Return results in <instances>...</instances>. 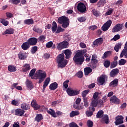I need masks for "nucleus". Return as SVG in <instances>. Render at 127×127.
Here are the masks:
<instances>
[{
	"label": "nucleus",
	"instance_id": "obj_1",
	"mask_svg": "<svg viewBox=\"0 0 127 127\" xmlns=\"http://www.w3.org/2000/svg\"><path fill=\"white\" fill-rule=\"evenodd\" d=\"M36 71V69H32L30 71L29 76L30 77H32V79H35V80H37V79H39V84H40V83H42V82L44 81L45 78H46V76H47V74L45 71L39 69ZM35 73V74H34Z\"/></svg>",
	"mask_w": 127,
	"mask_h": 127
},
{
	"label": "nucleus",
	"instance_id": "obj_2",
	"mask_svg": "<svg viewBox=\"0 0 127 127\" xmlns=\"http://www.w3.org/2000/svg\"><path fill=\"white\" fill-rule=\"evenodd\" d=\"M100 93L98 92H95L93 95V97L91 100V106L92 107H98V108H101V107L104 104V103L106 102L107 97V96H105L102 98V100H99L100 99Z\"/></svg>",
	"mask_w": 127,
	"mask_h": 127
},
{
	"label": "nucleus",
	"instance_id": "obj_3",
	"mask_svg": "<svg viewBox=\"0 0 127 127\" xmlns=\"http://www.w3.org/2000/svg\"><path fill=\"white\" fill-rule=\"evenodd\" d=\"M57 62L59 63V67L64 68L68 63V61L65 60V56L64 54H61L57 57Z\"/></svg>",
	"mask_w": 127,
	"mask_h": 127
},
{
	"label": "nucleus",
	"instance_id": "obj_4",
	"mask_svg": "<svg viewBox=\"0 0 127 127\" xmlns=\"http://www.w3.org/2000/svg\"><path fill=\"white\" fill-rule=\"evenodd\" d=\"M58 21L60 24H62L64 28H67L69 26L70 23V20L68 17L65 16H62V17L58 18Z\"/></svg>",
	"mask_w": 127,
	"mask_h": 127
},
{
	"label": "nucleus",
	"instance_id": "obj_5",
	"mask_svg": "<svg viewBox=\"0 0 127 127\" xmlns=\"http://www.w3.org/2000/svg\"><path fill=\"white\" fill-rule=\"evenodd\" d=\"M73 59L75 63L78 65H82V64H83V62L85 61L84 57L82 56L81 54L80 53H78V52L76 53Z\"/></svg>",
	"mask_w": 127,
	"mask_h": 127
},
{
	"label": "nucleus",
	"instance_id": "obj_6",
	"mask_svg": "<svg viewBox=\"0 0 127 127\" xmlns=\"http://www.w3.org/2000/svg\"><path fill=\"white\" fill-rule=\"evenodd\" d=\"M66 93L68 96L72 97L73 96H77V95H79V94H80V90L78 89H73V88L71 87H68L66 89Z\"/></svg>",
	"mask_w": 127,
	"mask_h": 127
},
{
	"label": "nucleus",
	"instance_id": "obj_7",
	"mask_svg": "<svg viewBox=\"0 0 127 127\" xmlns=\"http://www.w3.org/2000/svg\"><path fill=\"white\" fill-rule=\"evenodd\" d=\"M68 44L69 43L67 42L64 41L58 43L57 48L58 50H62V49H64V48H67Z\"/></svg>",
	"mask_w": 127,
	"mask_h": 127
},
{
	"label": "nucleus",
	"instance_id": "obj_8",
	"mask_svg": "<svg viewBox=\"0 0 127 127\" xmlns=\"http://www.w3.org/2000/svg\"><path fill=\"white\" fill-rule=\"evenodd\" d=\"M77 8L78 11L82 13L86 12V10L87 9L86 5L82 2H80L78 4Z\"/></svg>",
	"mask_w": 127,
	"mask_h": 127
},
{
	"label": "nucleus",
	"instance_id": "obj_9",
	"mask_svg": "<svg viewBox=\"0 0 127 127\" xmlns=\"http://www.w3.org/2000/svg\"><path fill=\"white\" fill-rule=\"evenodd\" d=\"M112 25V20H109L102 26L101 29L103 31H107Z\"/></svg>",
	"mask_w": 127,
	"mask_h": 127
},
{
	"label": "nucleus",
	"instance_id": "obj_10",
	"mask_svg": "<svg viewBox=\"0 0 127 127\" xmlns=\"http://www.w3.org/2000/svg\"><path fill=\"white\" fill-rule=\"evenodd\" d=\"M123 27H124V24H117L112 29V32H119V31H121L123 29Z\"/></svg>",
	"mask_w": 127,
	"mask_h": 127
},
{
	"label": "nucleus",
	"instance_id": "obj_11",
	"mask_svg": "<svg viewBox=\"0 0 127 127\" xmlns=\"http://www.w3.org/2000/svg\"><path fill=\"white\" fill-rule=\"evenodd\" d=\"M110 101L111 104H119L121 103V101L120 100V99L119 98H118V97H117V96H116L115 95L112 96L110 98Z\"/></svg>",
	"mask_w": 127,
	"mask_h": 127
},
{
	"label": "nucleus",
	"instance_id": "obj_12",
	"mask_svg": "<svg viewBox=\"0 0 127 127\" xmlns=\"http://www.w3.org/2000/svg\"><path fill=\"white\" fill-rule=\"evenodd\" d=\"M124 56H125V58H127V41L126 42L124 49L120 55V58H123Z\"/></svg>",
	"mask_w": 127,
	"mask_h": 127
},
{
	"label": "nucleus",
	"instance_id": "obj_13",
	"mask_svg": "<svg viewBox=\"0 0 127 127\" xmlns=\"http://www.w3.org/2000/svg\"><path fill=\"white\" fill-rule=\"evenodd\" d=\"M106 78H107V76L105 75H101L100 77L98 78L97 81L100 85H104L106 81Z\"/></svg>",
	"mask_w": 127,
	"mask_h": 127
},
{
	"label": "nucleus",
	"instance_id": "obj_14",
	"mask_svg": "<svg viewBox=\"0 0 127 127\" xmlns=\"http://www.w3.org/2000/svg\"><path fill=\"white\" fill-rule=\"evenodd\" d=\"M24 110L21 109H16L15 110V115L19 117H22L24 115Z\"/></svg>",
	"mask_w": 127,
	"mask_h": 127
},
{
	"label": "nucleus",
	"instance_id": "obj_15",
	"mask_svg": "<svg viewBox=\"0 0 127 127\" xmlns=\"http://www.w3.org/2000/svg\"><path fill=\"white\" fill-rule=\"evenodd\" d=\"M31 106V107H32V108H33L34 110H35L40 109V105L37 104V103L36 102V100H33V101H32Z\"/></svg>",
	"mask_w": 127,
	"mask_h": 127
},
{
	"label": "nucleus",
	"instance_id": "obj_16",
	"mask_svg": "<svg viewBox=\"0 0 127 127\" xmlns=\"http://www.w3.org/2000/svg\"><path fill=\"white\" fill-rule=\"evenodd\" d=\"M124 117L123 116H118L116 117V121L115 122V124L116 126L119 125H121V124H124Z\"/></svg>",
	"mask_w": 127,
	"mask_h": 127
},
{
	"label": "nucleus",
	"instance_id": "obj_17",
	"mask_svg": "<svg viewBox=\"0 0 127 127\" xmlns=\"http://www.w3.org/2000/svg\"><path fill=\"white\" fill-rule=\"evenodd\" d=\"M27 42L30 46L36 45L37 43V39L36 38H31L28 40Z\"/></svg>",
	"mask_w": 127,
	"mask_h": 127
},
{
	"label": "nucleus",
	"instance_id": "obj_18",
	"mask_svg": "<svg viewBox=\"0 0 127 127\" xmlns=\"http://www.w3.org/2000/svg\"><path fill=\"white\" fill-rule=\"evenodd\" d=\"M103 42H104V39L102 38H99L95 40L93 42V44L94 45H95V46H99V45H101Z\"/></svg>",
	"mask_w": 127,
	"mask_h": 127
},
{
	"label": "nucleus",
	"instance_id": "obj_19",
	"mask_svg": "<svg viewBox=\"0 0 127 127\" xmlns=\"http://www.w3.org/2000/svg\"><path fill=\"white\" fill-rule=\"evenodd\" d=\"M30 69V64H25L22 66V71L23 72H28Z\"/></svg>",
	"mask_w": 127,
	"mask_h": 127
},
{
	"label": "nucleus",
	"instance_id": "obj_20",
	"mask_svg": "<svg viewBox=\"0 0 127 127\" xmlns=\"http://www.w3.org/2000/svg\"><path fill=\"white\" fill-rule=\"evenodd\" d=\"M18 58L20 60H24L27 58V53H20L18 55Z\"/></svg>",
	"mask_w": 127,
	"mask_h": 127
},
{
	"label": "nucleus",
	"instance_id": "obj_21",
	"mask_svg": "<svg viewBox=\"0 0 127 127\" xmlns=\"http://www.w3.org/2000/svg\"><path fill=\"white\" fill-rule=\"evenodd\" d=\"M30 47V45L28 42H24L21 45V48L23 50H28L29 48Z\"/></svg>",
	"mask_w": 127,
	"mask_h": 127
},
{
	"label": "nucleus",
	"instance_id": "obj_22",
	"mask_svg": "<svg viewBox=\"0 0 127 127\" xmlns=\"http://www.w3.org/2000/svg\"><path fill=\"white\" fill-rule=\"evenodd\" d=\"M64 53L65 55L66 59H69V58L71 57V55H72V52L69 49L64 50Z\"/></svg>",
	"mask_w": 127,
	"mask_h": 127
},
{
	"label": "nucleus",
	"instance_id": "obj_23",
	"mask_svg": "<svg viewBox=\"0 0 127 127\" xmlns=\"http://www.w3.org/2000/svg\"><path fill=\"white\" fill-rule=\"evenodd\" d=\"M47 113L49 115H51L53 118H57V115H56V112L52 109H50L49 110H47Z\"/></svg>",
	"mask_w": 127,
	"mask_h": 127
},
{
	"label": "nucleus",
	"instance_id": "obj_24",
	"mask_svg": "<svg viewBox=\"0 0 127 127\" xmlns=\"http://www.w3.org/2000/svg\"><path fill=\"white\" fill-rule=\"evenodd\" d=\"M49 88L50 90H52V91H54L58 88V84L57 82H54L50 85Z\"/></svg>",
	"mask_w": 127,
	"mask_h": 127
},
{
	"label": "nucleus",
	"instance_id": "obj_25",
	"mask_svg": "<svg viewBox=\"0 0 127 127\" xmlns=\"http://www.w3.org/2000/svg\"><path fill=\"white\" fill-rule=\"evenodd\" d=\"M26 85V87L28 88V89H29V90H31L33 88V85L32 84V82L30 81L27 79L25 83Z\"/></svg>",
	"mask_w": 127,
	"mask_h": 127
},
{
	"label": "nucleus",
	"instance_id": "obj_26",
	"mask_svg": "<svg viewBox=\"0 0 127 127\" xmlns=\"http://www.w3.org/2000/svg\"><path fill=\"white\" fill-rule=\"evenodd\" d=\"M16 66L13 65H9L8 66V70L9 72H16Z\"/></svg>",
	"mask_w": 127,
	"mask_h": 127
},
{
	"label": "nucleus",
	"instance_id": "obj_27",
	"mask_svg": "<svg viewBox=\"0 0 127 127\" xmlns=\"http://www.w3.org/2000/svg\"><path fill=\"white\" fill-rule=\"evenodd\" d=\"M49 83H50V77H48L45 79L44 82V85L43 86V88L44 90H45V88L48 86Z\"/></svg>",
	"mask_w": 127,
	"mask_h": 127
},
{
	"label": "nucleus",
	"instance_id": "obj_28",
	"mask_svg": "<svg viewBox=\"0 0 127 127\" xmlns=\"http://www.w3.org/2000/svg\"><path fill=\"white\" fill-rule=\"evenodd\" d=\"M42 120H43V116L41 114H37L35 118V121L37 123L41 122Z\"/></svg>",
	"mask_w": 127,
	"mask_h": 127
},
{
	"label": "nucleus",
	"instance_id": "obj_29",
	"mask_svg": "<svg viewBox=\"0 0 127 127\" xmlns=\"http://www.w3.org/2000/svg\"><path fill=\"white\" fill-rule=\"evenodd\" d=\"M119 73V69L118 68H115L113 69L111 73H110V76L111 77H115L117 74H118Z\"/></svg>",
	"mask_w": 127,
	"mask_h": 127
},
{
	"label": "nucleus",
	"instance_id": "obj_30",
	"mask_svg": "<svg viewBox=\"0 0 127 127\" xmlns=\"http://www.w3.org/2000/svg\"><path fill=\"white\" fill-rule=\"evenodd\" d=\"M79 115H80V112L79 111H73L70 113L69 116L70 118H73L75 116H79Z\"/></svg>",
	"mask_w": 127,
	"mask_h": 127
},
{
	"label": "nucleus",
	"instance_id": "obj_31",
	"mask_svg": "<svg viewBox=\"0 0 127 127\" xmlns=\"http://www.w3.org/2000/svg\"><path fill=\"white\" fill-rule=\"evenodd\" d=\"M119 83V79H115L113 81H112L110 85L111 86V87H116V86H118V84Z\"/></svg>",
	"mask_w": 127,
	"mask_h": 127
},
{
	"label": "nucleus",
	"instance_id": "obj_32",
	"mask_svg": "<svg viewBox=\"0 0 127 127\" xmlns=\"http://www.w3.org/2000/svg\"><path fill=\"white\" fill-rule=\"evenodd\" d=\"M24 23L25 24H27L28 25H29L30 24H33L34 23V21H33V19H26L24 21Z\"/></svg>",
	"mask_w": 127,
	"mask_h": 127
},
{
	"label": "nucleus",
	"instance_id": "obj_33",
	"mask_svg": "<svg viewBox=\"0 0 127 127\" xmlns=\"http://www.w3.org/2000/svg\"><path fill=\"white\" fill-rule=\"evenodd\" d=\"M105 3H107V1L106 0H100L98 2V7H102V6H103Z\"/></svg>",
	"mask_w": 127,
	"mask_h": 127
},
{
	"label": "nucleus",
	"instance_id": "obj_34",
	"mask_svg": "<svg viewBox=\"0 0 127 127\" xmlns=\"http://www.w3.org/2000/svg\"><path fill=\"white\" fill-rule=\"evenodd\" d=\"M73 107L75 110H83L84 109V105H79V104H73Z\"/></svg>",
	"mask_w": 127,
	"mask_h": 127
},
{
	"label": "nucleus",
	"instance_id": "obj_35",
	"mask_svg": "<svg viewBox=\"0 0 127 127\" xmlns=\"http://www.w3.org/2000/svg\"><path fill=\"white\" fill-rule=\"evenodd\" d=\"M21 109H23V110H29L30 108V106L28 104H26V103H23L21 105Z\"/></svg>",
	"mask_w": 127,
	"mask_h": 127
},
{
	"label": "nucleus",
	"instance_id": "obj_36",
	"mask_svg": "<svg viewBox=\"0 0 127 127\" xmlns=\"http://www.w3.org/2000/svg\"><path fill=\"white\" fill-rule=\"evenodd\" d=\"M102 120V122H104L105 124H109V116L107 115H103Z\"/></svg>",
	"mask_w": 127,
	"mask_h": 127
},
{
	"label": "nucleus",
	"instance_id": "obj_37",
	"mask_svg": "<svg viewBox=\"0 0 127 127\" xmlns=\"http://www.w3.org/2000/svg\"><path fill=\"white\" fill-rule=\"evenodd\" d=\"M5 34H13V30L12 29L6 30L5 32L2 33L3 35H5Z\"/></svg>",
	"mask_w": 127,
	"mask_h": 127
},
{
	"label": "nucleus",
	"instance_id": "obj_38",
	"mask_svg": "<svg viewBox=\"0 0 127 127\" xmlns=\"http://www.w3.org/2000/svg\"><path fill=\"white\" fill-rule=\"evenodd\" d=\"M52 25V32H53V33H54V32H55L56 31V30L57 29V23H56V22L54 21L53 22Z\"/></svg>",
	"mask_w": 127,
	"mask_h": 127
},
{
	"label": "nucleus",
	"instance_id": "obj_39",
	"mask_svg": "<svg viewBox=\"0 0 127 127\" xmlns=\"http://www.w3.org/2000/svg\"><path fill=\"white\" fill-rule=\"evenodd\" d=\"M112 54L111 51H107L106 52L102 57L103 59H106V58L109 57V56H110Z\"/></svg>",
	"mask_w": 127,
	"mask_h": 127
},
{
	"label": "nucleus",
	"instance_id": "obj_40",
	"mask_svg": "<svg viewBox=\"0 0 127 127\" xmlns=\"http://www.w3.org/2000/svg\"><path fill=\"white\" fill-rule=\"evenodd\" d=\"M92 72V69L90 67H86L84 68V73L85 75H87L90 74V73H91Z\"/></svg>",
	"mask_w": 127,
	"mask_h": 127
},
{
	"label": "nucleus",
	"instance_id": "obj_41",
	"mask_svg": "<svg viewBox=\"0 0 127 127\" xmlns=\"http://www.w3.org/2000/svg\"><path fill=\"white\" fill-rule=\"evenodd\" d=\"M91 62L92 63H94V64L98 63V60H97V56H96L95 55H93L92 56Z\"/></svg>",
	"mask_w": 127,
	"mask_h": 127
},
{
	"label": "nucleus",
	"instance_id": "obj_42",
	"mask_svg": "<svg viewBox=\"0 0 127 127\" xmlns=\"http://www.w3.org/2000/svg\"><path fill=\"white\" fill-rule=\"evenodd\" d=\"M89 92H90V90L89 89L84 90L82 92V96L83 99H85V98H87L86 97V96H87L88 95V93H89Z\"/></svg>",
	"mask_w": 127,
	"mask_h": 127
},
{
	"label": "nucleus",
	"instance_id": "obj_43",
	"mask_svg": "<svg viewBox=\"0 0 127 127\" xmlns=\"http://www.w3.org/2000/svg\"><path fill=\"white\" fill-rule=\"evenodd\" d=\"M0 22L2 23L3 25H4V26H7V25L9 23L8 21L5 20L4 19H0Z\"/></svg>",
	"mask_w": 127,
	"mask_h": 127
},
{
	"label": "nucleus",
	"instance_id": "obj_44",
	"mask_svg": "<svg viewBox=\"0 0 127 127\" xmlns=\"http://www.w3.org/2000/svg\"><path fill=\"white\" fill-rule=\"evenodd\" d=\"M121 47H122V44L119 43L115 46L114 50L116 52H119V50H120V48H121Z\"/></svg>",
	"mask_w": 127,
	"mask_h": 127
},
{
	"label": "nucleus",
	"instance_id": "obj_45",
	"mask_svg": "<svg viewBox=\"0 0 127 127\" xmlns=\"http://www.w3.org/2000/svg\"><path fill=\"white\" fill-rule=\"evenodd\" d=\"M103 116H104V111L102 110L99 111L96 115L97 118H103Z\"/></svg>",
	"mask_w": 127,
	"mask_h": 127
},
{
	"label": "nucleus",
	"instance_id": "obj_46",
	"mask_svg": "<svg viewBox=\"0 0 127 127\" xmlns=\"http://www.w3.org/2000/svg\"><path fill=\"white\" fill-rule=\"evenodd\" d=\"M83 102L85 108H88L89 107V103L88 102V98H83Z\"/></svg>",
	"mask_w": 127,
	"mask_h": 127
},
{
	"label": "nucleus",
	"instance_id": "obj_47",
	"mask_svg": "<svg viewBox=\"0 0 127 127\" xmlns=\"http://www.w3.org/2000/svg\"><path fill=\"white\" fill-rule=\"evenodd\" d=\"M127 63V60L125 59H121V60L119 61V65H125Z\"/></svg>",
	"mask_w": 127,
	"mask_h": 127
},
{
	"label": "nucleus",
	"instance_id": "obj_48",
	"mask_svg": "<svg viewBox=\"0 0 127 127\" xmlns=\"http://www.w3.org/2000/svg\"><path fill=\"white\" fill-rule=\"evenodd\" d=\"M104 65L106 68H108L111 65V62L110 61H105L104 63Z\"/></svg>",
	"mask_w": 127,
	"mask_h": 127
},
{
	"label": "nucleus",
	"instance_id": "obj_49",
	"mask_svg": "<svg viewBox=\"0 0 127 127\" xmlns=\"http://www.w3.org/2000/svg\"><path fill=\"white\" fill-rule=\"evenodd\" d=\"M11 104V105H13V106H18V105H19L18 100H12Z\"/></svg>",
	"mask_w": 127,
	"mask_h": 127
},
{
	"label": "nucleus",
	"instance_id": "obj_50",
	"mask_svg": "<svg viewBox=\"0 0 127 127\" xmlns=\"http://www.w3.org/2000/svg\"><path fill=\"white\" fill-rule=\"evenodd\" d=\"M34 31L37 32V33H42V29L40 28H36V27L33 28Z\"/></svg>",
	"mask_w": 127,
	"mask_h": 127
},
{
	"label": "nucleus",
	"instance_id": "obj_51",
	"mask_svg": "<svg viewBox=\"0 0 127 127\" xmlns=\"http://www.w3.org/2000/svg\"><path fill=\"white\" fill-rule=\"evenodd\" d=\"M10 1L13 4H18L20 2V0H11Z\"/></svg>",
	"mask_w": 127,
	"mask_h": 127
},
{
	"label": "nucleus",
	"instance_id": "obj_52",
	"mask_svg": "<svg viewBox=\"0 0 127 127\" xmlns=\"http://www.w3.org/2000/svg\"><path fill=\"white\" fill-rule=\"evenodd\" d=\"M68 83H69V80H66L63 83L64 88H65V89H67V88H68Z\"/></svg>",
	"mask_w": 127,
	"mask_h": 127
},
{
	"label": "nucleus",
	"instance_id": "obj_53",
	"mask_svg": "<svg viewBox=\"0 0 127 127\" xmlns=\"http://www.w3.org/2000/svg\"><path fill=\"white\" fill-rule=\"evenodd\" d=\"M98 28V26H96V25H92V26H90L89 27V29H90V30H96V29H97Z\"/></svg>",
	"mask_w": 127,
	"mask_h": 127
},
{
	"label": "nucleus",
	"instance_id": "obj_54",
	"mask_svg": "<svg viewBox=\"0 0 127 127\" xmlns=\"http://www.w3.org/2000/svg\"><path fill=\"white\" fill-rule=\"evenodd\" d=\"M120 38V35L117 34L115 35L113 39H112V40H114V41H117V40H119Z\"/></svg>",
	"mask_w": 127,
	"mask_h": 127
},
{
	"label": "nucleus",
	"instance_id": "obj_55",
	"mask_svg": "<svg viewBox=\"0 0 127 127\" xmlns=\"http://www.w3.org/2000/svg\"><path fill=\"white\" fill-rule=\"evenodd\" d=\"M118 65V61L114 62L112 63L111 65V68H115Z\"/></svg>",
	"mask_w": 127,
	"mask_h": 127
},
{
	"label": "nucleus",
	"instance_id": "obj_56",
	"mask_svg": "<svg viewBox=\"0 0 127 127\" xmlns=\"http://www.w3.org/2000/svg\"><path fill=\"white\" fill-rule=\"evenodd\" d=\"M79 22H84L86 20V18L85 17H81L77 18Z\"/></svg>",
	"mask_w": 127,
	"mask_h": 127
},
{
	"label": "nucleus",
	"instance_id": "obj_57",
	"mask_svg": "<svg viewBox=\"0 0 127 127\" xmlns=\"http://www.w3.org/2000/svg\"><path fill=\"white\" fill-rule=\"evenodd\" d=\"M87 52V50L84 49V50H81L77 51L78 53H80V55L82 56L83 54H84V53H86Z\"/></svg>",
	"mask_w": 127,
	"mask_h": 127
},
{
	"label": "nucleus",
	"instance_id": "obj_58",
	"mask_svg": "<svg viewBox=\"0 0 127 127\" xmlns=\"http://www.w3.org/2000/svg\"><path fill=\"white\" fill-rule=\"evenodd\" d=\"M87 127H93V122H92L91 120H88L87 121Z\"/></svg>",
	"mask_w": 127,
	"mask_h": 127
},
{
	"label": "nucleus",
	"instance_id": "obj_59",
	"mask_svg": "<svg viewBox=\"0 0 127 127\" xmlns=\"http://www.w3.org/2000/svg\"><path fill=\"white\" fill-rule=\"evenodd\" d=\"M113 11H114V9H113L109 10L107 12H106L105 15H111V14H112L113 13Z\"/></svg>",
	"mask_w": 127,
	"mask_h": 127
},
{
	"label": "nucleus",
	"instance_id": "obj_60",
	"mask_svg": "<svg viewBox=\"0 0 127 127\" xmlns=\"http://www.w3.org/2000/svg\"><path fill=\"white\" fill-rule=\"evenodd\" d=\"M76 76H77L78 78H82V77H83V72H82V71H78V72L76 73Z\"/></svg>",
	"mask_w": 127,
	"mask_h": 127
},
{
	"label": "nucleus",
	"instance_id": "obj_61",
	"mask_svg": "<svg viewBox=\"0 0 127 127\" xmlns=\"http://www.w3.org/2000/svg\"><path fill=\"white\" fill-rule=\"evenodd\" d=\"M64 29L61 27H58L56 33H60V32H63Z\"/></svg>",
	"mask_w": 127,
	"mask_h": 127
},
{
	"label": "nucleus",
	"instance_id": "obj_62",
	"mask_svg": "<svg viewBox=\"0 0 127 127\" xmlns=\"http://www.w3.org/2000/svg\"><path fill=\"white\" fill-rule=\"evenodd\" d=\"M36 51H37V47H33L32 48L31 52L32 54H34Z\"/></svg>",
	"mask_w": 127,
	"mask_h": 127
},
{
	"label": "nucleus",
	"instance_id": "obj_63",
	"mask_svg": "<svg viewBox=\"0 0 127 127\" xmlns=\"http://www.w3.org/2000/svg\"><path fill=\"white\" fill-rule=\"evenodd\" d=\"M79 46L81 48H86L87 47V46L85 45V44L83 42H81L79 44Z\"/></svg>",
	"mask_w": 127,
	"mask_h": 127
},
{
	"label": "nucleus",
	"instance_id": "obj_64",
	"mask_svg": "<svg viewBox=\"0 0 127 127\" xmlns=\"http://www.w3.org/2000/svg\"><path fill=\"white\" fill-rule=\"evenodd\" d=\"M69 127H79L78 125L75 123H71L69 124Z\"/></svg>",
	"mask_w": 127,
	"mask_h": 127
}]
</instances>
